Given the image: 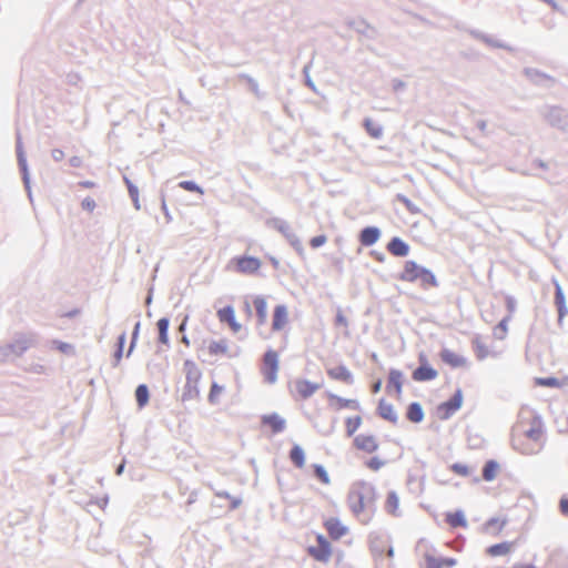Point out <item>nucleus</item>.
<instances>
[{
    "label": "nucleus",
    "mask_w": 568,
    "mask_h": 568,
    "mask_svg": "<svg viewBox=\"0 0 568 568\" xmlns=\"http://www.w3.org/2000/svg\"><path fill=\"white\" fill-rule=\"evenodd\" d=\"M377 490L373 484L358 480L352 485L347 499L349 508L355 516H359L365 510L373 516L377 509Z\"/></svg>",
    "instance_id": "f257e3e1"
},
{
    "label": "nucleus",
    "mask_w": 568,
    "mask_h": 568,
    "mask_svg": "<svg viewBox=\"0 0 568 568\" xmlns=\"http://www.w3.org/2000/svg\"><path fill=\"white\" fill-rule=\"evenodd\" d=\"M398 280L408 283H419L423 290L436 288L439 282L435 273L414 260H407L404 263L403 271L397 276Z\"/></svg>",
    "instance_id": "f03ea898"
},
{
    "label": "nucleus",
    "mask_w": 568,
    "mask_h": 568,
    "mask_svg": "<svg viewBox=\"0 0 568 568\" xmlns=\"http://www.w3.org/2000/svg\"><path fill=\"white\" fill-rule=\"evenodd\" d=\"M32 346L33 339L31 336L26 334H17L11 342L4 345H0V362H12L17 357L23 355Z\"/></svg>",
    "instance_id": "7ed1b4c3"
},
{
    "label": "nucleus",
    "mask_w": 568,
    "mask_h": 568,
    "mask_svg": "<svg viewBox=\"0 0 568 568\" xmlns=\"http://www.w3.org/2000/svg\"><path fill=\"white\" fill-rule=\"evenodd\" d=\"M265 224L267 227L274 229L277 232H280L285 237V240L288 242V244L295 250V252L301 257H304V255H305L304 246H303L300 237L292 230V227L287 221L283 220L281 217H270L265 221Z\"/></svg>",
    "instance_id": "20e7f679"
},
{
    "label": "nucleus",
    "mask_w": 568,
    "mask_h": 568,
    "mask_svg": "<svg viewBox=\"0 0 568 568\" xmlns=\"http://www.w3.org/2000/svg\"><path fill=\"white\" fill-rule=\"evenodd\" d=\"M16 154L19 172L21 174V180L23 182V186L27 191L29 200L32 202V191H31V178L29 165L27 161V154L23 148L22 136L19 130L16 132Z\"/></svg>",
    "instance_id": "39448f33"
},
{
    "label": "nucleus",
    "mask_w": 568,
    "mask_h": 568,
    "mask_svg": "<svg viewBox=\"0 0 568 568\" xmlns=\"http://www.w3.org/2000/svg\"><path fill=\"white\" fill-rule=\"evenodd\" d=\"M464 394L460 387H457L450 398L439 403L436 407L437 416L440 420L449 419L462 406Z\"/></svg>",
    "instance_id": "423d86ee"
},
{
    "label": "nucleus",
    "mask_w": 568,
    "mask_h": 568,
    "mask_svg": "<svg viewBox=\"0 0 568 568\" xmlns=\"http://www.w3.org/2000/svg\"><path fill=\"white\" fill-rule=\"evenodd\" d=\"M278 364L280 361L277 352L273 348H268L263 355V363L261 367V372L266 383L274 384L277 381Z\"/></svg>",
    "instance_id": "0eeeda50"
},
{
    "label": "nucleus",
    "mask_w": 568,
    "mask_h": 568,
    "mask_svg": "<svg viewBox=\"0 0 568 568\" xmlns=\"http://www.w3.org/2000/svg\"><path fill=\"white\" fill-rule=\"evenodd\" d=\"M307 554L318 562H327L332 556V545L323 535H316V545L307 547Z\"/></svg>",
    "instance_id": "6e6552de"
},
{
    "label": "nucleus",
    "mask_w": 568,
    "mask_h": 568,
    "mask_svg": "<svg viewBox=\"0 0 568 568\" xmlns=\"http://www.w3.org/2000/svg\"><path fill=\"white\" fill-rule=\"evenodd\" d=\"M541 114L545 120L554 128L565 130L568 126V113L567 111L557 105H546Z\"/></svg>",
    "instance_id": "1a4fd4ad"
},
{
    "label": "nucleus",
    "mask_w": 568,
    "mask_h": 568,
    "mask_svg": "<svg viewBox=\"0 0 568 568\" xmlns=\"http://www.w3.org/2000/svg\"><path fill=\"white\" fill-rule=\"evenodd\" d=\"M438 376V372L429 364L424 352L418 354V366L413 371L412 378L415 382H430Z\"/></svg>",
    "instance_id": "9d476101"
},
{
    "label": "nucleus",
    "mask_w": 568,
    "mask_h": 568,
    "mask_svg": "<svg viewBox=\"0 0 568 568\" xmlns=\"http://www.w3.org/2000/svg\"><path fill=\"white\" fill-rule=\"evenodd\" d=\"M234 270L242 274H254L261 267V260L252 255H239L231 260Z\"/></svg>",
    "instance_id": "9b49d317"
},
{
    "label": "nucleus",
    "mask_w": 568,
    "mask_h": 568,
    "mask_svg": "<svg viewBox=\"0 0 568 568\" xmlns=\"http://www.w3.org/2000/svg\"><path fill=\"white\" fill-rule=\"evenodd\" d=\"M261 427H268L272 435L281 434L286 428V419L273 412L261 416Z\"/></svg>",
    "instance_id": "f8f14e48"
},
{
    "label": "nucleus",
    "mask_w": 568,
    "mask_h": 568,
    "mask_svg": "<svg viewBox=\"0 0 568 568\" xmlns=\"http://www.w3.org/2000/svg\"><path fill=\"white\" fill-rule=\"evenodd\" d=\"M552 283H554V287H555L554 304L557 308L558 325L560 326L562 324L565 316L568 314V307H567L566 295H565L562 286L556 278L552 280Z\"/></svg>",
    "instance_id": "ddd939ff"
},
{
    "label": "nucleus",
    "mask_w": 568,
    "mask_h": 568,
    "mask_svg": "<svg viewBox=\"0 0 568 568\" xmlns=\"http://www.w3.org/2000/svg\"><path fill=\"white\" fill-rule=\"evenodd\" d=\"M523 72L531 83L538 87L550 88L556 82L555 78L536 68H525Z\"/></svg>",
    "instance_id": "4468645a"
},
{
    "label": "nucleus",
    "mask_w": 568,
    "mask_h": 568,
    "mask_svg": "<svg viewBox=\"0 0 568 568\" xmlns=\"http://www.w3.org/2000/svg\"><path fill=\"white\" fill-rule=\"evenodd\" d=\"M381 236L382 231L378 226L368 225L359 231L357 237L362 246L371 247L379 241Z\"/></svg>",
    "instance_id": "2eb2a0df"
},
{
    "label": "nucleus",
    "mask_w": 568,
    "mask_h": 568,
    "mask_svg": "<svg viewBox=\"0 0 568 568\" xmlns=\"http://www.w3.org/2000/svg\"><path fill=\"white\" fill-rule=\"evenodd\" d=\"M353 446L362 452H365L367 454L375 453L379 445L376 440V437L374 435H365V434H358L353 439Z\"/></svg>",
    "instance_id": "dca6fc26"
},
{
    "label": "nucleus",
    "mask_w": 568,
    "mask_h": 568,
    "mask_svg": "<svg viewBox=\"0 0 568 568\" xmlns=\"http://www.w3.org/2000/svg\"><path fill=\"white\" fill-rule=\"evenodd\" d=\"M217 318L221 323L227 324L230 328L237 333L241 331L242 325L236 321L235 310L232 305H225L217 311Z\"/></svg>",
    "instance_id": "f3484780"
},
{
    "label": "nucleus",
    "mask_w": 568,
    "mask_h": 568,
    "mask_svg": "<svg viewBox=\"0 0 568 568\" xmlns=\"http://www.w3.org/2000/svg\"><path fill=\"white\" fill-rule=\"evenodd\" d=\"M324 527L333 540H339L348 532V527L342 524L337 517H329L324 521Z\"/></svg>",
    "instance_id": "a211bd4d"
},
{
    "label": "nucleus",
    "mask_w": 568,
    "mask_h": 568,
    "mask_svg": "<svg viewBox=\"0 0 568 568\" xmlns=\"http://www.w3.org/2000/svg\"><path fill=\"white\" fill-rule=\"evenodd\" d=\"M347 26L354 29L358 34L374 40L377 37V30L375 27L371 26L365 19H353L347 21Z\"/></svg>",
    "instance_id": "6ab92c4d"
},
{
    "label": "nucleus",
    "mask_w": 568,
    "mask_h": 568,
    "mask_svg": "<svg viewBox=\"0 0 568 568\" xmlns=\"http://www.w3.org/2000/svg\"><path fill=\"white\" fill-rule=\"evenodd\" d=\"M439 357L443 363L450 366L452 368H459L467 365V358L463 355L455 353L454 351L443 347L439 352Z\"/></svg>",
    "instance_id": "aec40b11"
},
{
    "label": "nucleus",
    "mask_w": 568,
    "mask_h": 568,
    "mask_svg": "<svg viewBox=\"0 0 568 568\" xmlns=\"http://www.w3.org/2000/svg\"><path fill=\"white\" fill-rule=\"evenodd\" d=\"M322 387V384L311 382L306 378H297L295 381V389L302 399H308L316 390Z\"/></svg>",
    "instance_id": "412c9836"
},
{
    "label": "nucleus",
    "mask_w": 568,
    "mask_h": 568,
    "mask_svg": "<svg viewBox=\"0 0 568 568\" xmlns=\"http://www.w3.org/2000/svg\"><path fill=\"white\" fill-rule=\"evenodd\" d=\"M387 251L396 257H406L410 252V246L399 236H393L386 245Z\"/></svg>",
    "instance_id": "4be33fe9"
},
{
    "label": "nucleus",
    "mask_w": 568,
    "mask_h": 568,
    "mask_svg": "<svg viewBox=\"0 0 568 568\" xmlns=\"http://www.w3.org/2000/svg\"><path fill=\"white\" fill-rule=\"evenodd\" d=\"M288 322V311L285 304H277L273 310L272 329L282 331Z\"/></svg>",
    "instance_id": "5701e85b"
},
{
    "label": "nucleus",
    "mask_w": 568,
    "mask_h": 568,
    "mask_svg": "<svg viewBox=\"0 0 568 568\" xmlns=\"http://www.w3.org/2000/svg\"><path fill=\"white\" fill-rule=\"evenodd\" d=\"M469 34L473 38L485 42L489 47L497 48V49H504V50H507L509 52H514L515 51V49L511 45H509V44H507V43H505L503 41L496 40L491 36H489L487 33H484V32H481L479 30L471 29V30H469Z\"/></svg>",
    "instance_id": "b1692460"
},
{
    "label": "nucleus",
    "mask_w": 568,
    "mask_h": 568,
    "mask_svg": "<svg viewBox=\"0 0 568 568\" xmlns=\"http://www.w3.org/2000/svg\"><path fill=\"white\" fill-rule=\"evenodd\" d=\"M404 383V374L397 368H390L388 372V381L386 384V390L388 393L395 392L397 396L402 395Z\"/></svg>",
    "instance_id": "393cba45"
},
{
    "label": "nucleus",
    "mask_w": 568,
    "mask_h": 568,
    "mask_svg": "<svg viewBox=\"0 0 568 568\" xmlns=\"http://www.w3.org/2000/svg\"><path fill=\"white\" fill-rule=\"evenodd\" d=\"M325 394H326V397L329 399V402L336 403V405H335L336 410H341L344 408H349V409L358 410V412L362 410L361 404L357 399L344 398V397L336 395L329 390H327Z\"/></svg>",
    "instance_id": "a878e982"
},
{
    "label": "nucleus",
    "mask_w": 568,
    "mask_h": 568,
    "mask_svg": "<svg viewBox=\"0 0 568 568\" xmlns=\"http://www.w3.org/2000/svg\"><path fill=\"white\" fill-rule=\"evenodd\" d=\"M327 374L332 379L343 382L347 385L354 384V376L344 364L329 368L327 371Z\"/></svg>",
    "instance_id": "bb28decb"
},
{
    "label": "nucleus",
    "mask_w": 568,
    "mask_h": 568,
    "mask_svg": "<svg viewBox=\"0 0 568 568\" xmlns=\"http://www.w3.org/2000/svg\"><path fill=\"white\" fill-rule=\"evenodd\" d=\"M376 413L381 418H383L394 425H396L398 422V415L395 412L394 406L392 404L387 403L385 400V398H381L378 400Z\"/></svg>",
    "instance_id": "cd10ccee"
},
{
    "label": "nucleus",
    "mask_w": 568,
    "mask_h": 568,
    "mask_svg": "<svg viewBox=\"0 0 568 568\" xmlns=\"http://www.w3.org/2000/svg\"><path fill=\"white\" fill-rule=\"evenodd\" d=\"M405 417L407 420L414 424H419L425 418V412L419 402H412L407 405Z\"/></svg>",
    "instance_id": "c85d7f7f"
},
{
    "label": "nucleus",
    "mask_w": 568,
    "mask_h": 568,
    "mask_svg": "<svg viewBox=\"0 0 568 568\" xmlns=\"http://www.w3.org/2000/svg\"><path fill=\"white\" fill-rule=\"evenodd\" d=\"M288 459L298 469H302L306 463V454L304 448L294 443L288 452Z\"/></svg>",
    "instance_id": "c756f323"
},
{
    "label": "nucleus",
    "mask_w": 568,
    "mask_h": 568,
    "mask_svg": "<svg viewBox=\"0 0 568 568\" xmlns=\"http://www.w3.org/2000/svg\"><path fill=\"white\" fill-rule=\"evenodd\" d=\"M445 521L450 528H466L468 523L463 509H456L455 511H448L445 515Z\"/></svg>",
    "instance_id": "7c9ffc66"
},
{
    "label": "nucleus",
    "mask_w": 568,
    "mask_h": 568,
    "mask_svg": "<svg viewBox=\"0 0 568 568\" xmlns=\"http://www.w3.org/2000/svg\"><path fill=\"white\" fill-rule=\"evenodd\" d=\"M158 328V342L160 344L170 347V337H169V328H170V318L168 316H163L156 322Z\"/></svg>",
    "instance_id": "2f4dec72"
},
{
    "label": "nucleus",
    "mask_w": 568,
    "mask_h": 568,
    "mask_svg": "<svg viewBox=\"0 0 568 568\" xmlns=\"http://www.w3.org/2000/svg\"><path fill=\"white\" fill-rule=\"evenodd\" d=\"M253 305L256 311L257 325H264L267 321V302L262 295H257L253 300Z\"/></svg>",
    "instance_id": "473e14b6"
},
{
    "label": "nucleus",
    "mask_w": 568,
    "mask_h": 568,
    "mask_svg": "<svg viewBox=\"0 0 568 568\" xmlns=\"http://www.w3.org/2000/svg\"><path fill=\"white\" fill-rule=\"evenodd\" d=\"M507 525V519H499L498 517H491L485 521L483 525V530L486 534H490L497 536L504 527Z\"/></svg>",
    "instance_id": "72a5a7b5"
},
{
    "label": "nucleus",
    "mask_w": 568,
    "mask_h": 568,
    "mask_svg": "<svg viewBox=\"0 0 568 568\" xmlns=\"http://www.w3.org/2000/svg\"><path fill=\"white\" fill-rule=\"evenodd\" d=\"M186 382L199 383L202 376L197 365L192 359H185L183 363Z\"/></svg>",
    "instance_id": "f704fd0d"
},
{
    "label": "nucleus",
    "mask_w": 568,
    "mask_h": 568,
    "mask_svg": "<svg viewBox=\"0 0 568 568\" xmlns=\"http://www.w3.org/2000/svg\"><path fill=\"white\" fill-rule=\"evenodd\" d=\"M513 545L511 541H501L488 546L485 551L490 557L506 556L510 552Z\"/></svg>",
    "instance_id": "c9c22d12"
},
{
    "label": "nucleus",
    "mask_w": 568,
    "mask_h": 568,
    "mask_svg": "<svg viewBox=\"0 0 568 568\" xmlns=\"http://www.w3.org/2000/svg\"><path fill=\"white\" fill-rule=\"evenodd\" d=\"M134 397L136 402V406L142 409L150 402V389L146 384H139L134 390Z\"/></svg>",
    "instance_id": "e433bc0d"
},
{
    "label": "nucleus",
    "mask_w": 568,
    "mask_h": 568,
    "mask_svg": "<svg viewBox=\"0 0 568 568\" xmlns=\"http://www.w3.org/2000/svg\"><path fill=\"white\" fill-rule=\"evenodd\" d=\"M363 128L365 129L366 133L373 139L378 140L383 136V132H384L383 125L375 122L371 118H365L363 120Z\"/></svg>",
    "instance_id": "4c0bfd02"
},
{
    "label": "nucleus",
    "mask_w": 568,
    "mask_h": 568,
    "mask_svg": "<svg viewBox=\"0 0 568 568\" xmlns=\"http://www.w3.org/2000/svg\"><path fill=\"white\" fill-rule=\"evenodd\" d=\"M499 467V463L496 459L486 460L481 468L483 479L486 481H493L497 476Z\"/></svg>",
    "instance_id": "58836bf2"
},
{
    "label": "nucleus",
    "mask_w": 568,
    "mask_h": 568,
    "mask_svg": "<svg viewBox=\"0 0 568 568\" xmlns=\"http://www.w3.org/2000/svg\"><path fill=\"white\" fill-rule=\"evenodd\" d=\"M398 506H399V497L395 490H389L387 493L386 501H385V510L397 517L398 514Z\"/></svg>",
    "instance_id": "ea45409f"
},
{
    "label": "nucleus",
    "mask_w": 568,
    "mask_h": 568,
    "mask_svg": "<svg viewBox=\"0 0 568 568\" xmlns=\"http://www.w3.org/2000/svg\"><path fill=\"white\" fill-rule=\"evenodd\" d=\"M471 346H473V349L475 352V355H476V358L478 361H484L485 358L488 357L489 355V351H488V347L486 346V344L481 341V337L479 335H476L473 339H471Z\"/></svg>",
    "instance_id": "a19ab883"
},
{
    "label": "nucleus",
    "mask_w": 568,
    "mask_h": 568,
    "mask_svg": "<svg viewBox=\"0 0 568 568\" xmlns=\"http://www.w3.org/2000/svg\"><path fill=\"white\" fill-rule=\"evenodd\" d=\"M542 435V423L540 417H535L530 427L525 430V436L531 440H539Z\"/></svg>",
    "instance_id": "79ce46f5"
},
{
    "label": "nucleus",
    "mask_w": 568,
    "mask_h": 568,
    "mask_svg": "<svg viewBox=\"0 0 568 568\" xmlns=\"http://www.w3.org/2000/svg\"><path fill=\"white\" fill-rule=\"evenodd\" d=\"M207 351L212 356L226 355L229 351V346L225 339H212L209 343Z\"/></svg>",
    "instance_id": "37998d69"
},
{
    "label": "nucleus",
    "mask_w": 568,
    "mask_h": 568,
    "mask_svg": "<svg viewBox=\"0 0 568 568\" xmlns=\"http://www.w3.org/2000/svg\"><path fill=\"white\" fill-rule=\"evenodd\" d=\"M199 396H200L199 383L186 382L183 387L181 400L187 402V400H191L194 398H199Z\"/></svg>",
    "instance_id": "c03bdc74"
},
{
    "label": "nucleus",
    "mask_w": 568,
    "mask_h": 568,
    "mask_svg": "<svg viewBox=\"0 0 568 568\" xmlns=\"http://www.w3.org/2000/svg\"><path fill=\"white\" fill-rule=\"evenodd\" d=\"M313 476L322 484L329 485L331 484V477L328 475V471L322 464H312L311 465Z\"/></svg>",
    "instance_id": "a18cd8bd"
},
{
    "label": "nucleus",
    "mask_w": 568,
    "mask_h": 568,
    "mask_svg": "<svg viewBox=\"0 0 568 568\" xmlns=\"http://www.w3.org/2000/svg\"><path fill=\"white\" fill-rule=\"evenodd\" d=\"M51 344L54 349L59 351L60 353H62L67 356L72 357V356H75V354H77L74 345H72L70 343H67V342H63L60 339H52Z\"/></svg>",
    "instance_id": "49530a36"
},
{
    "label": "nucleus",
    "mask_w": 568,
    "mask_h": 568,
    "mask_svg": "<svg viewBox=\"0 0 568 568\" xmlns=\"http://www.w3.org/2000/svg\"><path fill=\"white\" fill-rule=\"evenodd\" d=\"M362 417L359 415L347 417L345 419V427H346V435L348 437L353 436L355 432L362 425Z\"/></svg>",
    "instance_id": "de8ad7c7"
},
{
    "label": "nucleus",
    "mask_w": 568,
    "mask_h": 568,
    "mask_svg": "<svg viewBox=\"0 0 568 568\" xmlns=\"http://www.w3.org/2000/svg\"><path fill=\"white\" fill-rule=\"evenodd\" d=\"M535 384L542 387L559 388L561 382L555 376L536 377Z\"/></svg>",
    "instance_id": "09e8293b"
},
{
    "label": "nucleus",
    "mask_w": 568,
    "mask_h": 568,
    "mask_svg": "<svg viewBox=\"0 0 568 568\" xmlns=\"http://www.w3.org/2000/svg\"><path fill=\"white\" fill-rule=\"evenodd\" d=\"M140 328H141V322L138 321L132 329V333H131V341H130V345H129V348L126 351V354L125 356L126 357H130L131 354L133 353L135 346H136V343H138V339H139V334H140Z\"/></svg>",
    "instance_id": "8fccbe9b"
},
{
    "label": "nucleus",
    "mask_w": 568,
    "mask_h": 568,
    "mask_svg": "<svg viewBox=\"0 0 568 568\" xmlns=\"http://www.w3.org/2000/svg\"><path fill=\"white\" fill-rule=\"evenodd\" d=\"M179 186L187 192L200 193L203 194L204 190L201 185H199L195 181L184 180L179 183Z\"/></svg>",
    "instance_id": "3c124183"
},
{
    "label": "nucleus",
    "mask_w": 568,
    "mask_h": 568,
    "mask_svg": "<svg viewBox=\"0 0 568 568\" xmlns=\"http://www.w3.org/2000/svg\"><path fill=\"white\" fill-rule=\"evenodd\" d=\"M396 200L399 203H402L409 213H412V214L419 213V209L417 207V205H415L405 194H402V193L396 194Z\"/></svg>",
    "instance_id": "603ef678"
},
{
    "label": "nucleus",
    "mask_w": 568,
    "mask_h": 568,
    "mask_svg": "<svg viewBox=\"0 0 568 568\" xmlns=\"http://www.w3.org/2000/svg\"><path fill=\"white\" fill-rule=\"evenodd\" d=\"M224 387L219 385L216 382H212L207 400L210 404H216L219 395L223 392Z\"/></svg>",
    "instance_id": "864d4df0"
},
{
    "label": "nucleus",
    "mask_w": 568,
    "mask_h": 568,
    "mask_svg": "<svg viewBox=\"0 0 568 568\" xmlns=\"http://www.w3.org/2000/svg\"><path fill=\"white\" fill-rule=\"evenodd\" d=\"M510 320V315L505 316L494 328V334L499 338L503 339L505 334L507 333V323Z\"/></svg>",
    "instance_id": "5fc2aeb1"
},
{
    "label": "nucleus",
    "mask_w": 568,
    "mask_h": 568,
    "mask_svg": "<svg viewBox=\"0 0 568 568\" xmlns=\"http://www.w3.org/2000/svg\"><path fill=\"white\" fill-rule=\"evenodd\" d=\"M450 470L458 475V476H463V477H467L469 474H470V467L466 464H462V463H454L450 465Z\"/></svg>",
    "instance_id": "6e6d98bb"
},
{
    "label": "nucleus",
    "mask_w": 568,
    "mask_h": 568,
    "mask_svg": "<svg viewBox=\"0 0 568 568\" xmlns=\"http://www.w3.org/2000/svg\"><path fill=\"white\" fill-rule=\"evenodd\" d=\"M385 464L386 460L381 459L378 456H373L365 462V466L373 471L379 470Z\"/></svg>",
    "instance_id": "4d7b16f0"
},
{
    "label": "nucleus",
    "mask_w": 568,
    "mask_h": 568,
    "mask_svg": "<svg viewBox=\"0 0 568 568\" xmlns=\"http://www.w3.org/2000/svg\"><path fill=\"white\" fill-rule=\"evenodd\" d=\"M243 79L246 80L248 87H250V90L257 97V98H262L263 94L260 92V88H258V83L257 81L252 78L251 75L248 74H242L241 75Z\"/></svg>",
    "instance_id": "13d9d810"
},
{
    "label": "nucleus",
    "mask_w": 568,
    "mask_h": 568,
    "mask_svg": "<svg viewBox=\"0 0 568 568\" xmlns=\"http://www.w3.org/2000/svg\"><path fill=\"white\" fill-rule=\"evenodd\" d=\"M424 560H425L424 568H442L439 559L429 552H425Z\"/></svg>",
    "instance_id": "bf43d9fd"
},
{
    "label": "nucleus",
    "mask_w": 568,
    "mask_h": 568,
    "mask_svg": "<svg viewBox=\"0 0 568 568\" xmlns=\"http://www.w3.org/2000/svg\"><path fill=\"white\" fill-rule=\"evenodd\" d=\"M327 242V236L325 234H318L313 236L310 240V245L312 248H320Z\"/></svg>",
    "instance_id": "052dcab7"
},
{
    "label": "nucleus",
    "mask_w": 568,
    "mask_h": 568,
    "mask_svg": "<svg viewBox=\"0 0 568 568\" xmlns=\"http://www.w3.org/2000/svg\"><path fill=\"white\" fill-rule=\"evenodd\" d=\"M467 440H468L469 447L473 448V449L480 448L483 443H484L483 437L479 436V435H474V436L473 435H468Z\"/></svg>",
    "instance_id": "680f3d73"
},
{
    "label": "nucleus",
    "mask_w": 568,
    "mask_h": 568,
    "mask_svg": "<svg viewBox=\"0 0 568 568\" xmlns=\"http://www.w3.org/2000/svg\"><path fill=\"white\" fill-rule=\"evenodd\" d=\"M334 323H335L336 326H344V327L348 326V320L343 314V312H342V310L339 307L337 308Z\"/></svg>",
    "instance_id": "e2e57ef3"
},
{
    "label": "nucleus",
    "mask_w": 568,
    "mask_h": 568,
    "mask_svg": "<svg viewBox=\"0 0 568 568\" xmlns=\"http://www.w3.org/2000/svg\"><path fill=\"white\" fill-rule=\"evenodd\" d=\"M123 181H124V183L126 185L129 196H131V195H134V196L139 195L138 186L126 175H123Z\"/></svg>",
    "instance_id": "0e129e2a"
},
{
    "label": "nucleus",
    "mask_w": 568,
    "mask_h": 568,
    "mask_svg": "<svg viewBox=\"0 0 568 568\" xmlns=\"http://www.w3.org/2000/svg\"><path fill=\"white\" fill-rule=\"evenodd\" d=\"M95 206H97L95 201L90 196L84 197L81 202L82 210L88 211V212H92L95 209Z\"/></svg>",
    "instance_id": "69168bd1"
},
{
    "label": "nucleus",
    "mask_w": 568,
    "mask_h": 568,
    "mask_svg": "<svg viewBox=\"0 0 568 568\" xmlns=\"http://www.w3.org/2000/svg\"><path fill=\"white\" fill-rule=\"evenodd\" d=\"M559 511L562 516L568 517V496H562L559 499Z\"/></svg>",
    "instance_id": "338daca9"
},
{
    "label": "nucleus",
    "mask_w": 568,
    "mask_h": 568,
    "mask_svg": "<svg viewBox=\"0 0 568 568\" xmlns=\"http://www.w3.org/2000/svg\"><path fill=\"white\" fill-rule=\"evenodd\" d=\"M407 87L406 82H404L403 80L398 79V78H395L392 80V89L394 92H400L403 90H405Z\"/></svg>",
    "instance_id": "774afa93"
}]
</instances>
